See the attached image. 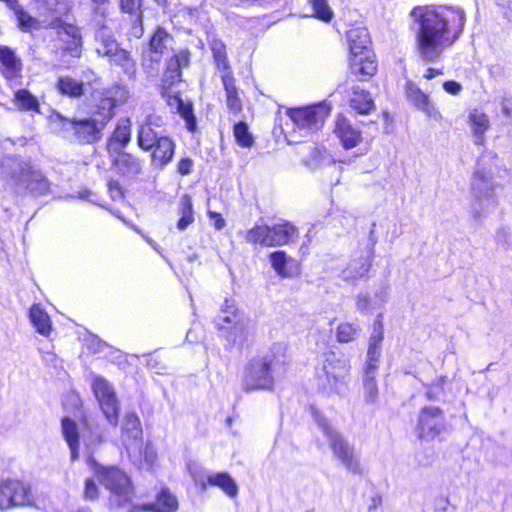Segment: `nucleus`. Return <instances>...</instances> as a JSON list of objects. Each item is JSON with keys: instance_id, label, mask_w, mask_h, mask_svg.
<instances>
[{"instance_id": "nucleus-1", "label": "nucleus", "mask_w": 512, "mask_h": 512, "mask_svg": "<svg viewBox=\"0 0 512 512\" xmlns=\"http://www.w3.org/2000/svg\"><path fill=\"white\" fill-rule=\"evenodd\" d=\"M412 16L419 25L417 50L421 59L427 62L440 58L443 50L458 39L465 23L462 10L446 6L416 7Z\"/></svg>"}, {"instance_id": "nucleus-2", "label": "nucleus", "mask_w": 512, "mask_h": 512, "mask_svg": "<svg viewBox=\"0 0 512 512\" xmlns=\"http://www.w3.org/2000/svg\"><path fill=\"white\" fill-rule=\"evenodd\" d=\"M286 350L285 344L275 343L266 355L251 359L244 369L243 390L250 392L271 389L274 384L273 374L287 362Z\"/></svg>"}, {"instance_id": "nucleus-3", "label": "nucleus", "mask_w": 512, "mask_h": 512, "mask_svg": "<svg viewBox=\"0 0 512 512\" xmlns=\"http://www.w3.org/2000/svg\"><path fill=\"white\" fill-rule=\"evenodd\" d=\"M350 370V359L344 353L325 351L315 368L317 388L329 394H343L348 388Z\"/></svg>"}, {"instance_id": "nucleus-4", "label": "nucleus", "mask_w": 512, "mask_h": 512, "mask_svg": "<svg viewBox=\"0 0 512 512\" xmlns=\"http://www.w3.org/2000/svg\"><path fill=\"white\" fill-rule=\"evenodd\" d=\"M87 464L100 484L110 491L111 506L121 507L132 501L133 489L130 478L124 471L116 466L101 465L92 455L87 456Z\"/></svg>"}, {"instance_id": "nucleus-5", "label": "nucleus", "mask_w": 512, "mask_h": 512, "mask_svg": "<svg viewBox=\"0 0 512 512\" xmlns=\"http://www.w3.org/2000/svg\"><path fill=\"white\" fill-rule=\"evenodd\" d=\"M314 421L327 438L333 456L349 471L361 474L362 467L358 453L347 439L314 407L311 408Z\"/></svg>"}, {"instance_id": "nucleus-6", "label": "nucleus", "mask_w": 512, "mask_h": 512, "mask_svg": "<svg viewBox=\"0 0 512 512\" xmlns=\"http://www.w3.org/2000/svg\"><path fill=\"white\" fill-rule=\"evenodd\" d=\"M4 173L19 190H27L32 195L41 196L50 192V183L45 175L35 169L30 162L9 158Z\"/></svg>"}, {"instance_id": "nucleus-7", "label": "nucleus", "mask_w": 512, "mask_h": 512, "mask_svg": "<svg viewBox=\"0 0 512 512\" xmlns=\"http://www.w3.org/2000/svg\"><path fill=\"white\" fill-rule=\"evenodd\" d=\"M347 41L352 54L350 66L354 75L371 77L377 71V65L368 50L370 36L365 27H355L347 32Z\"/></svg>"}, {"instance_id": "nucleus-8", "label": "nucleus", "mask_w": 512, "mask_h": 512, "mask_svg": "<svg viewBox=\"0 0 512 512\" xmlns=\"http://www.w3.org/2000/svg\"><path fill=\"white\" fill-rule=\"evenodd\" d=\"M216 325L220 330H231L228 337L234 343L243 342L248 338L247 321L236 308L233 299H225L224 305L217 316Z\"/></svg>"}, {"instance_id": "nucleus-9", "label": "nucleus", "mask_w": 512, "mask_h": 512, "mask_svg": "<svg viewBox=\"0 0 512 512\" xmlns=\"http://www.w3.org/2000/svg\"><path fill=\"white\" fill-rule=\"evenodd\" d=\"M286 113L297 129L308 133L322 127L330 113V107L325 103H318L306 107L290 108Z\"/></svg>"}, {"instance_id": "nucleus-10", "label": "nucleus", "mask_w": 512, "mask_h": 512, "mask_svg": "<svg viewBox=\"0 0 512 512\" xmlns=\"http://www.w3.org/2000/svg\"><path fill=\"white\" fill-rule=\"evenodd\" d=\"M33 494L29 484L17 479L0 481V510H8L33 503Z\"/></svg>"}, {"instance_id": "nucleus-11", "label": "nucleus", "mask_w": 512, "mask_h": 512, "mask_svg": "<svg viewBox=\"0 0 512 512\" xmlns=\"http://www.w3.org/2000/svg\"><path fill=\"white\" fill-rule=\"evenodd\" d=\"M92 389L106 420L116 427L120 407L113 386L105 378L98 376L93 380Z\"/></svg>"}, {"instance_id": "nucleus-12", "label": "nucleus", "mask_w": 512, "mask_h": 512, "mask_svg": "<svg viewBox=\"0 0 512 512\" xmlns=\"http://www.w3.org/2000/svg\"><path fill=\"white\" fill-rule=\"evenodd\" d=\"M66 131H72L75 138L80 143H93L101 138V132L105 127L104 121L96 119H68L60 114H56Z\"/></svg>"}, {"instance_id": "nucleus-13", "label": "nucleus", "mask_w": 512, "mask_h": 512, "mask_svg": "<svg viewBox=\"0 0 512 512\" xmlns=\"http://www.w3.org/2000/svg\"><path fill=\"white\" fill-rule=\"evenodd\" d=\"M445 429V417L442 409L426 406L419 412V436L424 439H434Z\"/></svg>"}, {"instance_id": "nucleus-14", "label": "nucleus", "mask_w": 512, "mask_h": 512, "mask_svg": "<svg viewBox=\"0 0 512 512\" xmlns=\"http://www.w3.org/2000/svg\"><path fill=\"white\" fill-rule=\"evenodd\" d=\"M163 119L159 115H148L140 124L137 135V143L144 151H150L156 142L163 137L157 129L163 126Z\"/></svg>"}, {"instance_id": "nucleus-15", "label": "nucleus", "mask_w": 512, "mask_h": 512, "mask_svg": "<svg viewBox=\"0 0 512 512\" xmlns=\"http://www.w3.org/2000/svg\"><path fill=\"white\" fill-rule=\"evenodd\" d=\"M371 267V252L360 251L351 257L341 270L340 277L344 281H356L364 277Z\"/></svg>"}, {"instance_id": "nucleus-16", "label": "nucleus", "mask_w": 512, "mask_h": 512, "mask_svg": "<svg viewBox=\"0 0 512 512\" xmlns=\"http://www.w3.org/2000/svg\"><path fill=\"white\" fill-rule=\"evenodd\" d=\"M45 28L57 29L60 35H66L71 40L67 46V49L75 56H79V48L82 45V37L80 30L73 24L62 21L59 17H54L52 20H45Z\"/></svg>"}, {"instance_id": "nucleus-17", "label": "nucleus", "mask_w": 512, "mask_h": 512, "mask_svg": "<svg viewBox=\"0 0 512 512\" xmlns=\"http://www.w3.org/2000/svg\"><path fill=\"white\" fill-rule=\"evenodd\" d=\"M334 133L345 149H352L362 141L361 132L344 117L339 116Z\"/></svg>"}, {"instance_id": "nucleus-18", "label": "nucleus", "mask_w": 512, "mask_h": 512, "mask_svg": "<svg viewBox=\"0 0 512 512\" xmlns=\"http://www.w3.org/2000/svg\"><path fill=\"white\" fill-rule=\"evenodd\" d=\"M142 437V428L135 413H127L122 425L121 441L126 449L138 445Z\"/></svg>"}, {"instance_id": "nucleus-19", "label": "nucleus", "mask_w": 512, "mask_h": 512, "mask_svg": "<svg viewBox=\"0 0 512 512\" xmlns=\"http://www.w3.org/2000/svg\"><path fill=\"white\" fill-rule=\"evenodd\" d=\"M175 143L174 141L168 137L163 136L157 142L156 145L152 148L153 152L151 155V162L153 165L164 168L168 165L175 153Z\"/></svg>"}, {"instance_id": "nucleus-20", "label": "nucleus", "mask_w": 512, "mask_h": 512, "mask_svg": "<svg viewBox=\"0 0 512 512\" xmlns=\"http://www.w3.org/2000/svg\"><path fill=\"white\" fill-rule=\"evenodd\" d=\"M0 63V71L6 79L15 78L22 69L21 59L7 46H0Z\"/></svg>"}, {"instance_id": "nucleus-21", "label": "nucleus", "mask_w": 512, "mask_h": 512, "mask_svg": "<svg viewBox=\"0 0 512 512\" xmlns=\"http://www.w3.org/2000/svg\"><path fill=\"white\" fill-rule=\"evenodd\" d=\"M407 97L416 108L423 111L428 117L439 119L440 113L431 103L429 96L424 94L417 86L409 84L407 87Z\"/></svg>"}, {"instance_id": "nucleus-22", "label": "nucleus", "mask_w": 512, "mask_h": 512, "mask_svg": "<svg viewBox=\"0 0 512 512\" xmlns=\"http://www.w3.org/2000/svg\"><path fill=\"white\" fill-rule=\"evenodd\" d=\"M62 434L66 440L69 449L71 461L74 462L79 458V431L75 421L69 417H65L61 421Z\"/></svg>"}, {"instance_id": "nucleus-23", "label": "nucleus", "mask_w": 512, "mask_h": 512, "mask_svg": "<svg viewBox=\"0 0 512 512\" xmlns=\"http://www.w3.org/2000/svg\"><path fill=\"white\" fill-rule=\"evenodd\" d=\"M271 247L288 244L297 233V229L288 221H281L270 227Z\"/></svg>"}, {"instance_id": "nucleus-24", "label": "nucleus", "mask_w": 512, "mask_h": 512, "mask_svg": "<svg viewBox=\"0 0 512 512\" xmlns=\"http://www.w3.org/2000/svg\"><path fill=\"white\" fill-rule=\"evenodd\" d=\"M221 80L226 92V104L230 111L239 112L242 109V102L238 95L233 73L221 74Z\"/></svg>"}, {"instance_id": "nucleus-25", "label": "nucleus", "mask_w": 512, "mask_h": 512, "mask_svg": "<svg viewBox=\"0 0 512 512\" xmlns=\"http://www.w3.org/2000/svg\"><path fill=\"white\" fill-rule=\"evenodd\" d=\"M56 88L62 95L71 98H80L84 94L85 83L71 76H60L57 79Z\"/></svg>"}, {"instance_id": "nucleus-26", "label": "nucleus", "mask_w": 512, "mask_h": 512, "mask_svg": "<svg viewBox=\"0 0 512 512\" xmlns=\"http://www.w3.org/2000/svg\"><path fill=\"white\" fill-rule=\"evenodd\" d=\"M29 318L36 331L43 336H49L52 330V323L47 312L39 304L30 308Z\"/></svg>"}, {"instance_id": "nucleus-27", "label": "nucleus", "mask_w": 512, "mask_h": 512, "mask_svg": "<svg viewBox=\"0 0 512 512\" xmlns=\"http://www.w3.org/2000/svg\"><path fill=\"white\" fill-rule=\"evenodd\" d=\"M172 41V37L165 31V29L158 27L150 39L149 47L151 53V61L158 63L164 49Z\"/></svg>"}, {"instance_id": "nucleus-28", "label": "nucleus", "mask_w": 512, "mask_h": 512, "mask_svg": "<svg viewBox=\"0 0 512 512\" xmlns=\"http://www.w3.org/2000/svg\"><path fill=\"white\" fill-rule=\"evenodd\" d=\"M115 165L127 177H135L142 171L140 159L129 153H121L115 160Z\"/></svg>"}, {"instance_id": "nucleus-29", "label": "nucleus", "mask_w": 512, "mask_h": 512, "mask_svg": "<svg viewBox=\"0 0 512 512\" xmlns=\"http://www.w3.org/2000/svg\"><path fill=\"white\" fill-rule=\"evenodd\" d=\"M207 486H215L219 487L223 492L234 498L238 495V485L234 481V479L225 472H218L207 477Z\"/></svg>"}, {"instance_id": "nucleus-30", "label": "nucleus", "mask_w": 512, "mask_h": 512, "mask_svg": "<svg viewBox=\"0 0 512 512\" xmlns=\"http://www.w3.org/2000/svg\"><path fill=\"white\" fill-rule=\"evenodd\" d=\"M83 426L89 433L88 436L85 432L82 433L83 442L89 450L95 449L104 442L103 431L92 418L85 417Z\"/></svg>"}, {"instance_id": "nucleus-31", "label": "nucleus", "mask_w": 512, "mask_h": 512, "mask_svg": "<svg viewBox=\"0 0 512 512\" xmlns=\"http://www.w3.org/2000/svg\"><path fill=\"white\" fill-rule=\"evenodd\" d=\"M96 52L100 56L112 57L120 48L116 39L105 28L100 29L95 36Z\"/></svg>"}, {"instance_id": "nucleus-32", "label": "nucleus", "mask_w": 512, "mask_h": 512, "mask_svg": "<svg viewBox=\"0 0 512 512\" xmlns=\"http://www.w3.org/2000/svg\"><path fill=\"white\" fill-rule=\"evenodd\" d=\"M350 106L359 114H368L374 108V103L369 92L355 86L350 98Z\"/></svg>"}, {"instance_id": "nucleus-33", "label": "nucleus", "mask_w": 512, "mask_h": 512, "mask_svg": "<svg viewBox=\"0 0 512 512\" xmlns=\"http://www.w3.org/2000/svg\"><path fill=\"white\" fill-rule=\"evenodd\" d=\"M210 48L216 67L221 74L232 73L231 66L227 58L225 44L221 40L214 38L210 42Z\"/></svg>"}, {"instance_id": "nucleus-34", "label": "nucleus", "mask_w": 512, "mask_h": 512, "mask_svg": "<svg viewBox=\"0 0 512 512\" xmlns=\"http://www.w3.org/2000/svg\"><path fill=\"white\" fill-rule=\"evenodd\" d=\"M131 140V121L129 118L121 119L114 130L110 142L109 149H113L114 144H119V148L125 147ZM118 148H114L117 150Z\"/></svg>"}, {"instance_id": "nucleus-35", "label": "nucleus", "mask_w": 512, "mask_h": 512, "mask_svg": "<svg viewBox=\"0 0 512 512\" xmlns=\"http://www.w3.org/2000/svg\"><path fill=\"white\" fill-rule=\"evenodd\" d=\"M178 210L181 217L177 222V228L183 231L194 222V210L192 205V199L188 194H184L180 198Z\"/></svg>"}, {"instance_id": "nucleus-36", "label": "nucleus", "mask_w": 512, "mask_h": 512, "mask_svg": "<svg viewBox=\"0 0 512 512\" xmlns=\"http://www.w3.org/2000/svg\"><path fill=\"white\" fill-rule=\"evenodd\" d=\"M110 60L115 65L121 67L124 74H126L128 77L135 76L137 65L130 52L127 50L119 48L118 51L112 55Z\"/></svg>"}, {"instance_id": "nucleus-37", "label": "nucleus", "mask_w": 512, "mask_h": 512, "mask_svg": "<svg viewBox=\"0 0 512 512\" xmlns=\"http://www.w3.org/2000/svg\"><path fill=\"white\" fill-rule=\"evenodd\" d=\"M270 226L267 225H255L249 229L245 234V239L248 243L259 244L265 247H271L270 239Z\"/></svg>"}, {"instance_id": "nucleus-38", "label": "nucleus", "mask_w": 512, "mask_h": 512, "mask_svg": "<svg viewBox=\"0 0 512 512\" xmlns=\"http://www.w3.org/2000/svg\"><path fill=\"white\" fill-rule=\"evenodd\" d=\"M18 27L23 32H30L32 30H39L41 28H45L44 21L47 20L46 18L43 19V21L38 20L37 18L31 16L27 11L23 9V7H19L14 12Z\"/></svg>"}, {"instance_id": "nucleus-39", "label": "nucleus", "mask_w": 512, "mask_h": 512, "mask_svg": "<svg viewBox=\"0 0 512 512\" xmlns=\"http://www.w3.org/2000/svg\"><path fill=\"white\" fill-rule=\"evenodd\" d=\"M361 333V328L356 323L343 322L336 328V340L339 343H349L358 338Z\"/></svg>"}, {"instance_id": "nucleus-40", "label": "nucleus", "mask_w": 512, "mask_h": 512, "mask_svg": "<svg viewBox=\"0 0 512 512\" xmlns=\"http://www.w3.org/2000/svg\"><path fill=\"white\" fill-rule=\"evenodd\" d=\"M14 102L20 110L39 112L37 98L28 90L20 89L14 95Z\"/></svg>"}, {"instance_id": "nucleus-41", "label": "nucleus", "mask_w": 512, "mask_h": 512, "mask_svg": "<svg viewBox=\"0 0 512 512\" xmlns=\"http://www.w3.org/2000/svg\"><path fill=\"white\" fill-rule=\"evenodd\" d=\"M152 506L156 512H175L178 508V501L169 491L162 490Z\"/></svg>"}, {"instance_id": "nucleus-42", "label": "nucleus", "mask_w": 512, "mask_h": 512, "mask_svg": "<svg viewBox=\"0 0 512 512\" xmlns=\"http://www.w3.org/2000/svg\"><path fill=\"white\" fill-rule=\"evenodd\" d=\"M469 120L474 135L478 138L476 143H482V137L489 127V119L484 113L474 111L470 113Z\"/></svg>"}, {"instance_id": "nucleus-43", "label": "nucleus", "mask_w": 512, "mask_h": 512, "mask_svg": "<svg viewBox=\"0 0 512 512\" xmlns=\"http://www.w3.org/2000/svg\"><path fill=\"white\" fill-rule=\"evenodd\" d=\"M291 260L284 251H275L270 254V262L273 269L283 278L291 277L292 275L287 269V264Z\"/></svg>"}, {"instance_id": "nucleus-44", "label": "nucleus", "mask_w": 512, "mask_h": 512, "mask_svg": "<svg viewBox=\"0 0 512 512\" xmlns=\"http://www.w3.org/2000/svg\"><path fill=\"white\" fill-rule=\"evenodd\" d=\"M175 108L177 112L185 119L187 128L193 132L196 129V120L193 114V108L190 103H185L180 97H175Z\"/></svg>"}, {"instance_id": "nucleus-45", "label": "nucleus", "mask_w": 512, "mask_h": 512, "mask_svg": "<svg viewBox=\"0 0 512 512\" xmlns=\"http://www.w3.org/2000/svg\"><path fill=\"white\" fill-rule=\"evenodd\" d=\"M187 469L195 485L199 486L201 490L205 491L207 489V477L209 475L206 474V471L202 465L195 461H189L187 463Z\"/></svg>"}, {"instance_id": "nucleus-46", "label": "nucleus", "mask_w": 512, "mask_h": 512, "mask_svg": "<svg viewBox=\"0 0 512 512\" xmlns=\"http://www.w3.org/2000/svg\"><path fill=\"white\" fill-rule=\"evenodd\" d=\"M38 3L41 4V9L43 10L41 12V15H51L52 20L54 17H59L65 13L66 6L64 3H61L60 0H36Z\"/></svg>"}, {"instance_id": "nucleus-47", "label": "nucleus", "mask_w": 512, "mask_h": 512, "mask_svg": "<svg viewBox=\"0 0 512 512\" xmlns=\"http://www.w3.org/2000/svg\"><path fill=\"white\" fill-rule=\"evenodd\" d=\"M234 136L237 143L242 147L249 148L254 143V139L249 132L248 126L244 122H239L234 126Z\"/></svg>"}, {"instance_id": "nucleus-48", "label": "nucleus", "mask_w": 512, "mask_h": 512, "mask_svg": "<svg viewBox=\"0 0 512 512\" xmlns=\"http://www.w3.org/2000/svg\"><path fill=\"white\" fill-rule=\"evenodd\" d=\"M189 63L190 52L188 50H181L169 59L166 68L172 72H181V69L187 67Z\"/></svg>"}, {"instance_id": "nucleus-49", "label": "nucleus", "mask_w": 512, "mask_h": 512, "mask_svg": "<svg viewBox=\"0 0 512 512\" xmlns=\"http://www.w3.org/2000/svg\"><path fill=\"white\" fill-rule=\"evenodd\" d=\"M472 187L476 193L488 196L492 185L486 174L478 170L474 174Z\"/></svg>"}, {"instance_id": "nucleus-50", "label": "nucleus", "mask_w": 512, "mask_h": 512, "mask_svg": "<svg viewBox=\"0 0 512 512\" xmlns=\"http://www.w3.org/2000/svg\"><path fill=\"white\" fill-rule=\"evenodd\" d=\"M315 16L323 21H330L333 12L328 5L327 0H311Z\"/></svg>"}, {"instance_id": "nucleus-51", "label": "nucleus", "mask_w": 512, "mask_h": 512, "mask_svg": "<svg viewBox=\"0 0 512 512\" xmlns=\"http://www.w3.org/2000/svg\"><path fill=\"white\" fill-rule=\"evenodd\" d=\"M117 106L116 100L111 96L107 95L100 100L99 110L102 116V120L105 123L110 120L114 115V108Z\"/></svg>"}, {"instance_id": "nucleus-52", "label": "nucleus", "mask_w": 512, "mask_h": 512, "mask_svg": "<svg viewBox=\"0 0 512 512\" xmlns=\"http://www.w3.org/2000/svg\"><path fill=\"white\" fill-rule=\"evenodd\" d=\"M445 381H446V377H444V376H441V377L435 379L429 386H427L426 397L432 401L438 400L439 397L444 392L443 386H444Z\"/></svg>"}, {"instance_id": "nucleus-53", "label": "nucleus", "mask_w": 512, "mask_h": 512, "mask_svg": "<svg viewBox=\"0 0 512 512\" xmlns=\"http://www.w3.org/2000/svg\"><path fill=\"white\" fill-rule=\"evenodd\" d=\"M363 394L367 404L376 403L379 397L377 381H363Z\"/></svg>"}, {"instance_id": "nucleus-54", "label": "nucleus", "mask_w": 512, "mask_h": 512, "mask_svg": "<svg viewBox=\"0 0 512 512\" xmlns=\"http://www.w3.org/2000/svg\"><path fill=\"white\" fill-rule=\"evenodd\" d=\"M99 487L93 478H87L84 483L83 499L86 501H95L99 498Z\"/></svg>"}, {"instance_id": "nucleus-55", "label": "nucleus", "mask_w": 512, "mask_h": 512, "mask_svg": "<svg viewBox=\"0 0 512 512\" xmlns=\"http://www.w3.org/2000/svg\"><path fill=\"white\" fill-rule=\"evenodd\" d=\"M120 5L122 11L130 14L132 17L142 14L140 10L142 0H120Z\"/></svg>"}, {"instance_id": "nucleus-56", "label": "nucleus", "mask_w": 512, "mask_h": 512, "mask_svg": "<svg viewBox=\"0 0 512 512\" xmlns=\"http://www.w3.org/2000/svg\"><path fill=\"white\" fill-rule=\"evenodd\" d=\"M383 341V324L377 321L369 338V347H381Z\"/></svg>"}, {"instance_id": "nucleus-57", "label": "nucleus", "mask_w": 512, "mask_h": 512, "mask_svg": "<svg viewBox=\"0 0 512 512\" xmlns=\"http://www.w3.org/2000/svg\"><path fill=\"white\" fill-rule=\"evenodd\" d=\"M181 77H182L181 72H174V71L172 72L166 68L164 75H163V80H162L163 90L164 91L169 90L171 88V86H173L175 83L181 81Z\"/></svg>"}, {"instance_id": "nucleus-58", "label": "nucleus", "mask_w": 512, "mask_h": 512, "mask_svg": "<svg viewBox=\"0 0 512 512\" xmlns=\"http://www.w3.org/2000/svg\"><path fill=\"white\" fill-rule=\"evenodd\" d=\"M356 307L360 312H368L372 310L371 299L367 294H358L356 297Z\"/></svg>"}, {"instance_id": "nucleus-59", "label": "nucleus", "mask_w": 512, "mask_h": 512, "mask_svg": "<svg viewBox=\"0 0 512 512\" xmlns=\"http://www.w3.org/2000/svg\"><path fill=\"white\" fill-rule=\"evenodd\" d=\"M108 192L113 200H119L124 197L121 185L116 180H110L107 184Z\"/></svg>"}, {"instance_id": "nucleus-60", "label": "nucleus", "mask_w": 512, "mask_h": 512, "mask_svg": "<svg viewBox=\"0 0 512 512\" xmlns=\"http://www.w3.org/2000/svg\"><path fill=\"white\" fill-rule=\"evenodd\" d=\"M143 32L142 14H137V16H134L133 24L130 29V35L135 38H141Z\"/></svg>"}, {"instance_id": "nucleus-61", "label": "nucleus", "mask_w": 512, "mask_h": 512, "mask_svg": "<svg viewBox=\"0 0 512 512\" xmlns=\"http://www.w3.org/2000/svg\"><path fill=\"white\" fill-rule=\"evenodd\" d=\"M381 356V347H368L366 364L378 365Z\"/></svg>"}, {"instance_id": "nucleus-62", "label": "nucleus", "mask_w": 512, "mask_h": 512, "mask_svg": "<svg viewBox=\"0 0 512 512\" xmlns=\"http://www.w3.org/2000/svg\"><path fill=\"white\" fill-rule=\"evenodd\" d=\"M377 370H378V365L365 363L362 382L363 381H376Z\"/></svg>"}, {"instance_id": "nucleus-63", "label": "nucleus", "mask_w": 512, "mask_h": 512, "mask_svg": "<svg viewBox=\"0 0 512 512\" xmlns=\"http://www.w3.org/2000/svg\"><path fill=\"white\" fill-rule=\"evenodd\" d=\"M193 161L190 158H183L177 165V170L181 175H188L191 173Z\"/></svg>"}, {"instance_id": "nucleus-64", "label": "nucleus", "mask_w": 512, "mask_h": 512, "mask_svg": "<svg viewBox=\"0 0 512 512\" xmlns=\"http://www.w3.org/2000/svg\"><path fill=\"white\" fill-rule=\"evenodd\" d=\"M208 215L210 219L214 220V227L216 230H222L225 227L226 222L222 218L221 214L214 211H209Z\"/></svg>"}]
</instances>
